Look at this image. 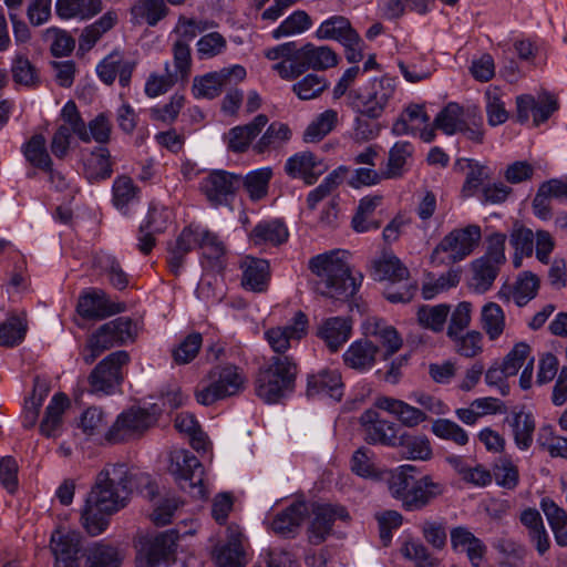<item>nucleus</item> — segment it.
<instances>
[{"instance_id":"nucleus-1","label":"nucleus","mask_w":567,"mask_h":567,"mask_svg":"<svg viewBox=\"0 0 567 567\" xmlns=\"http://www.w3.org/2000/svg\"><path fill=\"white\" fill-rule=\"evenodd\" d=\"M195 248L202 251L204 258L214 264H221L227 249L219 236L199 224L185 226L175 241L167 246L166 262L171 274L179 276L186 256Z\"/></svg>"},{"instance_id":"nucleus-2","label":"nucleus","mask_w":567,"mask_h":567,"mask_svg":"<svg viewBox=\"0 0 567 567\" xmlns=\"http://www.w3.org/2000/svg\"><path fill=\"white\" fill-rule=\"evenodd\" d=\"M415 472L414 465L405 464L392 471L388 478L390 494L408 512L422 511L445 491L444 484L431 475L417 478Z\"/></svg>"},{"instance_id":"nucleus-3","label":"nucleus","mask_w":567,"mask_h":567,"mask_svg":"<svg viewBox=\"0 0 567 567\" xmlns=\"http://www.w3.org/2000/svg\"><path fill=\"white\" fill-rule=\"evenodd\" d=\"M309 269L316 276V290L326 297L343 300L359 289L362 276L354 277L349 265L337 251L317 255L309 260Z\"/></svg>"},{"instance_id":"nucleus-4","label":"nucleus","mask_w":567,"mask_h":567,"mask_svg":"<svg viewBox=\"0 0 567 567\" xmlns=\"http://www.w3.org/2000/svg\"><path fill=\"white\" fill-rule=\"evenodd\" d=\"M298 364L291 355H272L259 368L255 380V393L265 403H277L292 392Z\"/></svg>"},{"instance_id":"nucleus-5","label":"nucleus","mask_w":567,"mask_h":567,"mask_svg":"<svg viewBox=\"0 0 567 567\" xmlns=\"http://www.w3.org/2000/svg\"><path fill=\"white\" fill-rule=\"evenodd\" d=\"M206 380L207 384L199 385L195 391L196 401L206 406L239 395L248 382L244 369L229 362L212 367Z\"/></svg>"},{"instance_id":"nucleus-6","label":"nucleus","mask_w":567,"mask_h":567,"mask_svg":"<svg viewBox=\"0 0 567 567\" xmlns=\"http://www.w3.org/2000/svg\"><path fill=\"white\" fill-rule=\"evenodd\" d=\"M179 534L175 529L140 535L134 540L136 567H173Z\"/></svg>"},{"instance_id":"nucleus-7","label":"nucleus","mask_w":567,"mask_h":567,"mask_svg":"<svg viewBox=\"0 0 567 567\" xmlns=\"http://www.w3.org/2000/svg\"><path fill=\"white\" fill-rule=\"evenodd\" d=\"M138 334L137 323L128 317H118L92 333L81 354L86 364L93 363L103 352L114 347L133 343Z\"/></svg>"},{"instance_id":"nucleus-8","label":"nucleus","mask_w":567,"mask_h":567,"mask_svg":"<svg viewBox=\"0 0 567 567\" xmlns=\"http://www.w3.org/2000/svg\"><path fill=\"white\" fill-rule=\"evenodd\" d=\"M339 54L329 45H316L311 42L298 48L292 63L274 64L272 70L285 81H295L308 70L326 71L339 64Z\"/></svg>"},{"instance_id":"nucleus-9","label":"nucleus","mask_w":567,"mask_h":567,"mask_svg":"<svg viewBox=\"0 0 567 567\" xmlns=\"http://www.w3.org/2000/svg\"><path fill=\"white\" fill-rule=\"evenodd\" d=\"M482 239V229L472 224L445 235L432 252L433 262L455 264L468 257Z\"/></svg>"},{"instance_id":"nucleus-10","label":"nucleus","mask_w":567,"mask_h":567,"mask_svg":"<svg viewBox=\"0 0 567 567\" xmlns=\"http://www.w3.org/2000/svg\"><path fill=\"white\" fill-rule=\"evenodd\" d=\"M168 471L179 488L195 499L207 497L204 484L205 470L202 462L187 450H176L171 454Z\"/></svg>"},{"instance_id":"nucleus-11","label":"nucleus","mask_w":567,"mask_h":567,"mask_svg":"<svg viewBox=\"0 0 567 567\" xmlns=\"http://www.w3.org/2000/svg\"><path fill=\"white\" fill-rule=\"evenodd\" d=\"M130 361V354L125 350L110 353L89 374V391L93 394H113L124 381V368Z\"/></svg>"},{"instance_id":"nucleus-12","label":"nucleus","mask_w":567,"mask_h":567,"mask_svg":"<svg viewBox=\"0 0 567 567\" xmlns=\"http://www.w3.org/2000/svg\"><path fill=\"white\" fill-rule=\"evenodd\" d=\"M241 186V176L227 171H212L199 182V190L212 206L227 205Z\"/></svg>"},{"instance_id":"nucleus-13","label":"nucleus","mask_w":567,"mask_h":567,"mask_svg":"<svg viewBox=\"0 0 567 567\" xmlns=\"http://www.w3.org/2000/svg\"><path fill=\"white\" fill-rule=\"evenodd\" d=\"M308 326V317L299 310L290 324L271 327L265 330L264 338L275 355H287V351L307 336Z\"/></svg>"},{"instance_id":"nucleus-14","label":"nucleus","mask_w":567,"mask_h":567,"mask_svg":"<svg viewBox=\"0 0 567 567\" xmlns=\"http://www.w3.org/2000/svg\"><path fill=\"white\" fill-rule=\"evenodd\" d=\"M156 422V419L146 409L131 408L121 413L109 430L106 440L112 443H120L142 435Z\"/></svg>"},{"instance_id":"nucleus-15","label":"nucleus","mask_w":567,"mask_h":567,"mask_svg":"<svg viewBox=\"0 0 567 567\" xmlns=\"http://www.w3.org/2000/svg\"><path fill=\"white\" fill-rule=\"evenodd\" d=\"M246 78V69L241 65L224 68L216 72H209L203 76H196L192 92L196 99H214L224 89L238 84Z\"/></svg>"},{"instance_id":"nucleus-16","label":"nucleus","mask_w":567,"mask_h":567,"mask_svg":"<svg viewBox=\"0 0 567 567\" xmlns=\"http://www.w3.org/2000/svg\"><path fill=\"white\" fill-rule=\"evenodd\" d=\"M124 302L112 300L102 289L83 291L78 300L76 311L85 320H102L125 311Z\"/></svg>"},{"instance_id":"nucleus-17","label":"nucleus","mask_w":567,"mask_h":567,"mask_svg":"<svg viewBox=\"0 0 567 567\" xmlns=\"http://www.w3.org/2000/svg\"><path fill=\"white\" fill-rule=\"evenodd\" d=\"M363 439L372 445L396 447L399 427L395 423L384 420L374 410H367L360 416Z\"/></svg>"},{"instance_id":"nucleus-18","label":"nucleus","mask_w":567,"mask_h":567,"mask_svg":"<svg viewBox=\"0 0 567 567\" xmlns=\"http://www.w3.org/2000/svg\"><path fill=\"white\" fill-rule=\"evenodd\" d=\"M284 169L289 177L301 179L306 185H313L328 171V165L315 153L302 151L290 156Z\"/></svg>"},{"instance_id":"nucleus-19","label":"nucleus","mask_w":567,"mask_h":567,"mask_svg":"<svg viewBox=\"0 0 567 567\" xmlns=\"http://www.w3.org/2000/svg\"><path fill=\"white\" fill-rule=\"evenodd\" d=\"M395 93V84L392 79L383 76L371 82L368 91L361 96V113L369 118H379L389 101Z\"/></svg>"},{"instance_id":"nucleus-20","label":"nucleus","mask_w":567,"mask_h":567,"mask_svg":"<svg viewBox=\"0 0 567 567\" xmlns=\"http://www.w3.org/2000/svg\"><path fill=\"white\" fill-rule=\"evenodd\" d=\"M313 517L308 527V538L313 545L326 540L337 518L347 520L349 514L344 507L331 505H318L313 511Z\"/></svg>"},{"instance_id":"nucleus-21","label":"nucleus","mask_w":567,"mask_h":567,"mask_svg":"<svg viewBox=\"0 0 567 567\" xmlns=\"http://www.w3.org/2000/svg\"><path fill=\"white\" fill-rule=\"evenodd\" d=\"M241 270L240 284L245 290L265 292L268 289L271 270L268 260L252 256H245L239 262Z\"/></svg>"},{"instance_id":"nucleus-22","label":"nucleus","mask_w":567,"mask_h":567,"mask_svg":"<svg viewBox=\"0 0 567 567\" xmlns=\"http://www.w3.org/2000/svg\"><path fill=\"white\" fill-rule=\"evenodd\" d=\"M307 396H329L340 401L343 396V382L341 373L337 369H322L308 375Z\"/></svg>"},{"instance_id":"nucleus-23","label":"nucleus","mask_w":567,"mask_h":567,"mask_svg":"<svg viewBox=\"0 0 567 567\" xmlns=\"http://www.w3.org/2000/svg\"><path fill=\"white\" fill-rule=\"evenodd\" d=\"M81 535L79 532L70 530L62 533L56 530L51 536V550L54 555V567H80L79 551Z\"/></svg>"},{"instance_id":"nucleus-24","label":"nucleus","mask_w":567,"mask_h":567,"mask_svg":"<svg viewBox=\"0 0 567 567\" xmlns=\"http://www.w3.org/2000/svg\"><path fill=\"white\" fill-rule=\"evenodd\" d=\"M135 66L136 62L125 60L120 52L114 51L97 64L96 73L100 80L107 85L113 84L118 76L120 85L126 87L131 83Z\"/></svg>"},{"instance_id":"nucleus-25","label":"nucleus","mask_w":567,"mask_h":567,"mask_svg":"<svg viewBox=\"0 0 567 567\" xmlns=\"http://www.w3.org/2000/svg\"><path fill=\"white\" fill-rule=\"evenodd\" d=\"M246 538L238 526H229L227 542L216 554L217 567H245L248 563Z\"/></svg>"},{"instance_id":"nucleus-26","label":"nucleus","mask_w":567,"mask_h":567,"mask_svg":"<svg viewBox=\"0 0 567 567\" xmlns=\"http://www.w3.org/2000/svg\"><path fill=\"white\" fill-rule=\"evenodd\" d=\"M450 536L451 545L454 550L465 551L473 567L482 566L487 553V547L483 540L476 537L468 528L464 526L452 528Z\"/></svg>"},{"instance_id":"nucleus-27","label":"nucleus","mask_w":567,"mask_h":567,"mask_svg":"<svg viewBox=\"0 0 567 567\" xmlns=\"http://www.w3.org/2000/svg\"><path fill=\"white\" fill-rule=\"evenodd\" d=\"M248 238L255 247H277L288 240L289 231L279 219L261 220L251 229Z\"/></svg>"},{"instance_id":"nucleus-28","label":"nucleus","mask_w":567,"mask_h":567,"mask_svg":"<svg viewBox=\"0 0 567 567\" xmlns=\"http://www.w3.org/2000/svg\"><path fill=\"white\" fill-rule=\"evenodd\" d=\"M512 430L515 445L520 451H527L534 442L536 422L533 413L524 410H513L505 419Z\"/></svg>"},{"instance_id":"nucleus-29","label":"nucleus","mask_w":567,"mask_h":567,"mask_svg":"<svg viewBox=\"0 0 567 567\" xmlns=\"http://www.w3.org/2000/svg\"><path fill=\"white\" fill-rule=\"evenodd\" d=\"M375 405L394 415L406 427H415L427 420V415L423 410L399 399L380 396L377 399Z\"/></svg>"},{"instance_id":"nucleus-30","label":"nucleus","mask_w":567,"mask_h":567,"mask_svg":"<svg viewBox=\"0 0 567 567\" xmlns=\"http://www.w3.org/2000/svg\"><path fill=\"white\" fill-rule=\"evenodd\" d=\"M308 515L309 508L307 503L296 501L274 516L270 528L278 535H291L300 527Z\"/></svg>"},{"instance_id":"nucleus-31","label":"nucleus","mask_w":567,"mask_h":567,"mask_svg":"<svg viewBox=\"0 0 567 567\" xmlns=\"http://www.w3.org/2000/svg\"><path fill=\"white\" fill-rule=\"evenodd\" d=\"M371 277L374 280H388L392 285L409 279V269L392 252H383L381 257L371 262Z\"/></svg>"},{"instance_id":"nucleus-32","label":"nucleus","mask_w":567,"mask_h":567,"mask_svg":"<svg viewBox=\"0 0 567 567\" xmlns=\"http://www.w3.org/2000/svg\"><path fill=\"white\" fill-rule=\"evenodd\" d=\"M365 334L374 337L384 348L385 355H393L402 347V338L393 326L378 317L367 318L364 324Z\"/></svg>"},{"instance_id":"nucleus-33","label":"nucleus","mask_w":567,"mask_h":567,"mask_svg":"<svg viewBox=\"0 0 567 567\" xmlns=\"http://www.w3.org/2000/svg\"><path fill=\"white\" fill-rule=\"evenodd\" d=\"M133 473L125 463L106 464L102 471L96 475L95 483L100 487H109L114 492L123 489L125 495L132 494Z\"/></svg>"},{"instance_id":"nucleus-34","label":"nucleus","mask_w":567,"mask_h":567,"mask_svg":"<svg viewBox=\"0 0 567 567\" xmlns=\"http://www.w3.org/2000/svg\"><path fill=\"white\" fill-rule=\"evenodd\" d=\"M319 40H334L339 43L358 41V32L352 28L348 18L333 16L324 20L316 31Z\"/></svg>"},{"instance_id":"nucleus-35","label":"nucleus","mask_w":567,"mask_h":567,"mask_svg":"<svg viewBox=\"0 0 567 567\" xmlns=\"http://www.w3.org/2000/svg\"><path fill=\"white\" fill-rule=\"evenodd\" d=\"M543 511L557 546L567 547V511L550 497L540 499Z\"/></svg>"},{"instance_id":"nucleus-36","label":"nucleus","mask_w":567,"mask_h":567,"mask_svg":"<svg viewBox=\"0 0 567 567\" xmlns=\"http://www.w3.org/2000/svg\"><path fill=\"white\" fill-rule=\"evenodd\" d=\"M379 348L368 339L354 341L343 353L344 364L358 371L371 369L375 362Z\"/></svg>"},{"instance_id":"nucleus-37","label":"nucleus","mask_w":567,"mask_h":567,"mask_svg":"<svg viewBox=\"0 0 567 567\" xmlns=\"http://www.w3.org/2000/svg\"><path fill=\"white\" fill-rule=\"evenodd\" d=\"M351 334V321L342 317L326 319L318 330L321 338L331 352H336L348 341Z\"/></svg>"},{"instance_id":"nucleus-38","label":"nucleus","mask_w":567,"mask_h":567,"mask_svg":"<svg viewBox=\"0 0 567 567\" xmlns=\"http://www.w3.org/2000/svg\"><path fill=\"white\" fill-rule=\"evenodd\" d=\"M267 123V115L259 114L250 123L233 127L228 133V148L235 153L246 152Z\"/></svg>"},{"instance_id":"nucleus-39","label":"nucleus","mask_w":567,"mask_h":567,"mask_svg":"<svg viewBox=\"0 0 567 567\" xmlns=\"http://www.w3.org/2000/svg\"><path fill=\"white\" fill-rule=\"evenodd\" d=\"M113 162L110 151L100 146L94 148L84 161V176L90 183H100L113 174Z\"/></svg>"},{"instance_id":"nucleus-40","label":"nucleus","mask_w":567,"mask_h":567,"mask_svg":"<svg viewBox=\"0 0 567 567\" xmlns=\"http://www.w3.org/2000/svg\"><path fill=\"white\" fill-rule=\"evenodd\" d=\"M70 401L64 393H55L45 409L39 431L43 436H56L63 423V414L69 408Z\"/></svg>"},{"instance_id":"nucleus-41","label":"nucleus","mask_w":567,"mask_h":567,"mask_svg":"<svg viewBox=\"0 0 567 567\" xmlns=\"http://www.w3.org/2000/svg\"><path fill=\"white\" fill-rule=\"evenodd\" d=\"M118 491L114 492L109 487H100L99 484L94 483L87 498L102 512L115 514L128 504L131 497L125 495L123 489L120 488Z\"/></svg>"},{"instance_id":"nucleus-42","label":"nucleus","mask_w":567,"mask_h":567,"mask_svg":"<svg viewBox=\"0 0 567 567\" xmlns=\"http://www.w3.org/2000/svg\"><path fill=\"white\" fill-rule=\"evenodd\" d=\"M21 152L25 161L39 171H50L53 161L47 150V140L43 134H33L22 146Z\"/></svg>"},{"instance_id":"nucleus-43","label":"nucleus","mask_w":567,"mask_h":567,"mask_svg":"<svg viewBox=\"0 0 567 567\" xmlns=\"http://www.w3.org/2000/svg\"><path fill=\"white\" fill-rule=\"evenodd\" d=\"M414 146L406 141L396 142L389 151L388 163L383 171L385 179L401 178L406 172L408 159L412 157Z\"/></svg>"},{"instance_id":"nucleus-44","label":"nucleus","mask_w":567,"mask_h":567,"mask_svg":"<svg viewBox=\"0 0 567 567\" xmlns=\"http://www.w3.org/2000/svg\"><path fill=\"white\" fill-rule=\"evenodd\" d=\"M103 9L102 0H56L55 11L61 19L91 18Z\"/></svg>"},{"instance_id":"nucleus-45","label":"nucleus","mask_w":567,"mask_h":567,"mask_svg":"<svg viewBox=\"0 0 567 567\" xmlns=\"http://www.w3.org/2000/svg\"><path fill=\"white\" fill-rule=\"evenodd\" d=\"M141 188L127 175L117 176L112 185V203L118 210H127L130 205L137 203Z\"/></svg>"},{"instance_id":"nucleus-46","label":"nucleus","mask_w":567,"mask_h":567,"mask_svg":"<svg viewBox=\"0 0 567 567\" xmlns=\"http://www.w3.org/2000/svg\"><path fill=\"white\" fill-rule=\"evenodd\" d=\"M396 447H401L403 456L409 460L427 461L433 455L432 446L426 435L402 433L398 437Z\"/></svg>"},{"instance_id":"nucleus-47","label":"nucleus","mask_w":567,"mask_h":567,"mask_svg":"<svg viewBox=\"0 0 567 567\" xmlns=\"http://www.w3.org/2000/svg\"><path fill=\"white\" fill-rule=\"evenodd\" d=\"M168 12L165 0H137L131 9L135 22H145L150 27H155Z\"/></svg>"},{"instance_id":"nucleus-48","label":"nucleus","mask_w":567,"mask_h":567,"mask_svg":"<svg viewBox=\"0 0 567 567\" xmlns=\"http://www.w3.org/2000/svg\"><path fill=\"white\" fill-rule=\"evenodd\" d=\"M339 114L336 110L329 109L317 115L306 127L303 141L306 143H318L331 133L338 125Z\"/></svg>"},{"instance_id":"nucleus-49","label":"nucleus","mask_w":567,"mask_h":567,"mask_svg":"<svg viewBox=\"0 0 567 567\" xmlns=\"http://www.w3.org/2000/svg\"><path fill=\"white\" fill-rule=\"evenodd\" d=\"M481 324L491 341L497 340L505 329V315L496 302H487L481 311Z\"/></svg>"},{"instance_id":"nucleus-50","label":"nucleus","mask_w":567,"mask_h":567,"mask_svg":"<svg viewBox=\"0 0 567 567\" xmlns=\"http://www.w3.org/2000/svg\"><path fill=\"white\" fill-rule=\"evenodd\" d=\"M292 136V132L288 124L281 122H272L260 137V140L254 145V151L258 154H262L269 150L280 147L284 143H287Z\"/></svg>"},{"instance_id":"nucleus-51","label":"nucleus","mask_w":567,"mask_h":567,"mask_svg":"<svg viewBox=\"0 0 567 567\" xmlns=\"http://www.w3.org/2000/svg\"><path fill=\"white\" fill-rule=\"evenodd\" d=\"M175 429L189 437V444L196 451H205L207 436L202 431L196 417L187 412L177 414L174 422Z\"/></svg>"},{"instance_id":"nucleus-52","label":"nucleus","mask_w":567,"mask_h":567,"mask_svg":"<svg viewBox=\"0 0 567 567\" xmlns=\"http://www.w3.org/2000/svg\"><path fill=\"white\" fill-rule=\"evenodd\" d=\"M430 121L423 105L412 104L409 105L393 125L395 134H409L420 130L422 125Z\"/></svg>"},{"instance_id":"nucleus-53","label":"nucleus","mask_w":567,"mask_h":567,"mask_svg":"<svg viewBox=\"0 0 567 567\" xmlns=\"http://www.w3.org/2000/svg\"><path fill=\"white\" fill-rule=\"evenodd\" d=\"M466 117V111L457 103L451 102L434 118V126L447 135L460 131Z\"/></svg>"},{"instance_id":"nucleus-54","label":"nucleus","mask_w":567,"mask_h":567,"mask_svg":"<svg viewBox=\"0 0 567 567\" xmlns=\"http://www.w3.org/2000/svg\"><path fill=\"white\" fill-rule=\"evenodd\" d=\"M312 27V20L305 10H296L271 31L275 40L301 34Z\"/></svg>"},{"instance_id":"nucleus-55","label":"nucleus","mask_w":567,"mask_h":567,"mask_svg":"<svg viewBox=\"0 0 567 567\" xmlns=\"http://www.w3.org/2000/svg\"><path fill=\"white\" fill-rule=\"evenodd\" d=\"M116 22V14L106 12L99 20L86 27L79 39V47L82 51L91 50L100 38L111 30Z\"/></svg>"},{"instance_id":"nucleus-56","label":"nucleus","mask_w":567,"mask_h":567,"mask_svg":"<svg viewBox=\"0 0 567 567\" xmlns=\"http://www.w3.org/2000/svg\"><path fill=\"white\" fill-rule=\"evenodd\" d=\"M534 233L532 229L515 225L511 235L509 243L515 249L514 266L520 267L523 257H530L534 250Z\"/></svg>"},{"instance_id":"nucleus-57","label":"nucleus","mask_w":567,"mask_h":567,"mask_svg":"<svg viewBox=\"0 0 567 567\" xmlns=\"http://www.w3.org/2000/svg\"><path fill=\"white\" fill-rule=\"evenodd\" d=\"M450 313V306L445 303L429 306L423 305L419 308L416 316L419 323L434 332H441L444 329Z\"/></svg>"},{"instance_id":"nucleus-58","label":"nucleus","mask_w":567,"mask_h":567,"mask_svg":"<svg viewBox=\"0 0 567 567\" xmlns=\"http://www.w3.org/2000/svg\"><path fill=\"white\" fill-rule=\"evenodd\" d=\"M271 177V168H260L249 173L245 178H241V185L247 190L249 198L254 202H257L262 199L268 194V187Z\"/></svg>"},{"instance_id":"nucleus-59","label":"nucleus","mask_w":567,"mask_h":567,"mask_svg":"<svg viewBox=\"0 0 567 567\" xmlns=\"http://www.w3.org/2000/svg\"><path fill=\"white\" fill-rule=\"evenodd\" d=\"M113 514H106L99 509L95 504L86 499L85 507L81 515V524L91 536L102 534L110 525V517Z\"/></svg>"},{"instance_id":"nucleus-60","label":"nucleus","mask_w":567,"mask_h":567,"mask_svg":"<svg viewBox=\"0 0 567 567\" xmlns=\"http://www.w3.org/2000/svg\"><path fill=\"white\" fill-rule=\"evenodd\" d=\"M122 559L111 545L95 543L89 550L85 567H120Z\"/></svg>"},{"instance_id":"nucleus-61","label":"nucleus","mask_w":567,"mask_h":567,"mask_svg":"<svg viewBox=\"0 0 567 567\" xmlns=\"http://www.w3.org/2000/svg\"><path fill=\"white\" fill-rule=\"evenodd\" d=\"M489 179L488 168L478 163H468V171L466 173L465 181L461 188V196L463 198H470L476 194H481V189L486 182Z\"/></svg>"},{"instance_id":"nucleus-62","label":"nucleus","mask_w":567,"mask_h":567,"mask_svg":"<svg viewBox=\"0 0 567 567\" xmlns=\"http://www.w3.org/2000/svg\"><path fill=\"white\" fill-rule=\"evenodd\" d=\"M502 95V91L496 86H489L485 92L487 122L491 126L501 125L508 120Z\"/></svg>"},{"instance_id":"nucleus-63","label":"nucleus","mask_w":567,"mask_h":567,"mask_svg":"<svg viewBox=\"0 0 567 567\" xmlns=\"http://www.w3.org/2000/svg\"><path fill=\"white\" fill-rule=\"evenodd\" d=\"M499 271V266L488 259H476L473 262V286L478 292L487 291Z\"/></svg>"},{"instance_id":"nucleus-64","label":"nucleus","mask_w":567,"mask_h":567,"mask_svg":"<svg viewBox=\"0 0 567 567\" xmlns=\"http://www.w3.org/2000/svg\"><path fill=\"white\" fill-rule=\"evenodd\" d=\"M203 346V337L199 332H192L186 336L172 351L176 364H187L198 354Z\"/></svg>"}]
</instances>
